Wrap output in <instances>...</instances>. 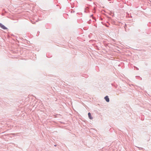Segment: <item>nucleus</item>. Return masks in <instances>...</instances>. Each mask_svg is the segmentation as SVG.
Instances as JSON below:
<instances>
[{"mask_svg":"<svg viewBox=\"0 0 151 151\" xmlns=\"http://www.w3.org/2000/svg\"><path fill=\"white\" fill-rule=\"evenodd\" d=\"M0 27L3 29H6L7 28L5 27L4 25H3L2 24L0 23Z\"/></svg>","mask_w":151,"mask_h":151,"instance_id":"obj_1","label":"nucleus"},{"mask_svg":"<svg viewBox=\"0 0 151 151\" xmlns=\"http://www.w3.org/2000/svg\"><path fill=\"white\" fill-rule=\"evenodd\" d=\"M104 99H105V100L107 102H109V97L108 96H106L104 97Z\"/></svg>","mask_w":151,"mask_h":151,"instance_id":"obj_2","label":"nucleus"},{"mask_svg":"<svg viewBox=\"0 0 151 151\" xmlns=\"http://www.w3.org/2000/svg\"><path fill=\"white\" fill-rule=\"evenodd\" d=\"M88 114L89 118L91 119H92L93 117L91 116V113L90 112H89L88 113Z\"/></svg>","mask_w":151,"mask_h":151,"instance_id":"obj_3","label":"nucleus"}]
</instances>
